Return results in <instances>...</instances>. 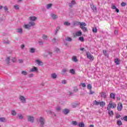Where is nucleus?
I'll return each instance as SVG.
<instances>
[{
	"label": "nucleus",
	"instance_id": "obj_10",
	"mask_svg": "<svg viewBox=\"0 0 127 127\" xmlns=\"http://www.w3.org/2000/svg\"><path fill=\"white\" fill-rule=\"evenodd\" d=\"M80 28L82 30V31H83V32H88V28H87L86 26L81 27Z\"/></svg>",
	"mask_w": 127,
	"mask_h": 127
},
{
	"label": "nucleus",
	"instance_id": "obj_22",
	"mask_svg": "<svg viewBox=\"0 0 127 127\" xmlns=\"http://www.w3.org/2000/svg\"><path fill=\"white\" fill-rule=\"evenodd\" d=\"M30 53H34L35 52V49L34 48H31L30 49Z\"/></svg>",
	"mask_w": 127,
	"mask_h": 127
},
{
	"label": "nucleus",
	"instance_id": "obj_3",
	"mask_svg": "<svg viewBox=\"0 0 127 127\" xmlns=\"http://www.w3.org/2000/svg\"><path fill=\"white\" fill-rule=\"evenodd\" d=\"M86 57L87 59H89V60H91V61H94V56L91 55L89 52H86Z\"/></svg>",
	"mask_w": 127,
	"mask_h": 127
},
{
	"label": "nucleus",
	"instance_id": "obj_62",
	"mask_svg": "<svg viewBox=\"0 0 127 127\" xmlns=\"http://www.w3.org/2000/svg\"><path fill=\"white\" fill-rule=\"evenodd\" d=\"M12 61H13V62H15V61H16V59L15 58H14L12 60Z\"/></svg>",
	"mask_w": 127,
	"mask_h": 127
},
{
	"label": "nucleus",
	"instance_id": "obj_53",
	"mask_svg": "<svg viewBox=\"0 0 127 127\" xmlns=\"http://www.w3.org/2000/svg\"><path fill=\"white\" fill-rule=\"evenodd\" d=\"M116 8H117V6H116V5H113V6H112V9H116Z\"/></svg>",
	"mask_w": 127,
	"mask_h": 127
},
{
	"label": "nucleus",
	"instance_id": "obj_41",
	"mask_svg": "<svg viewBox=\"0 0 127 127\" xmlns=\"http://www.w3.org/2000/svg\"><path fill=\"white\" fill-rule=\"evenodd\" d=\"M21 74H22V75H24L25 76L27 75V72H26V71H22L21 72Z\"/></svg>",
	"mask_w": 127,
	"mask_h": 127
},
{
	"label": "nucleus",
	"instance_id": "obj_46",
	"mask_svg": "<svg viewBox=\"0 0 127 127\" xmlns=\"http://www.w3.org/2000/svg\"><path fill=\"white\" fill-rule=\"evenodd\" d=\"M60 29V27H58L56 29V34L58 32L59 30Z\"/></svg>",
	"mask_w": 127,
	"mask_h": 127
},
{
	"label": "nucleus",
	"instance_id": "obj_50",
	"mask_svg": "<svg viewBox=\"0 0 127 127\" xmlns=\"http://www.w3.org/2000/svg\"><path fill=\"white\" fill-rule=\"evenodd\" d=\"M123 120L125 121V122H127V116H126L124 117Z\"/></svg>",
	"mask_w": 127,
	"mask_h": 127
},
{
	"label": "nucleus",
	"instance_id": "obj_44",
	"mask_svg": "<svg viewBox=\"0 0 127 127\" xmlns=\"http://www.w3.org/2000/svg\"><path fill=\"white\" fill-rule=\"evenodd\" d=\"M0 122H5V118H0Z\"/></svg>",
	"mask_w": 127,
	"mask_h": 127
},
{
	"label": "nucleus",
	"instance_id": "obj_59",
	"mask_svg": "<svg viewBox=\"0 0 127 127\" xmlns=\"http://www.w3.org/2000/svg\"><path fill=\"white\" fill-rule=\"evenodd\" d=\"M19 63H22L23 62V60H19Z\"/></svg>",
	"mask_w": 127,
	"mask_h": 127
},
{
	"label": "nucleus",
	"instance_id": "obj_20",
	"mask_svg": "<svg viewBox=\"0 0 127 127\" xmlns=\"http://www.w3.org/2000/svg\"><path fill=\"white\" fill-rule=\"evenodd\" d=\"M80 24V22L74 21L73 23V26H77V25H79Z\"/></svg>",
	"mask_w": 127,
	"mask_h": 127
},
{
	"label": "nucleus",
	"instance_id": "obj_60",
	"mask_svg": "<svg viewBox=\"0 0 127 127\" xmlns=\"http://www.w3.org/2000/svg\"><path fill=\"white\" fill-rule=\"evenodd\" d=\"M103 54H105V55H106V54L107 53V51L104 50V51H103Z\"/></svg>",
	"mask_w": 127,
	"mask_h": 127
},
{
	"label": "nucleus",
	"instance_id": "obj_56",
	"mask_svg": "<svg viewBox=\"0 0 127 127\" xmlns=\"http://www.w3.org/2000/svg\"><path fill=\"white\" fill-rule=\"evenodd\" d=\"M78 91V88L77 87H75L74 89V92H77Z\"/></svg>",
	"mask_w": 127,
	"mask_h": 127
},
{
	"label": "nucleus",
	"instance_id": "obj_9",
	"mask_svg": "<svg viewBox=\"0 0 127 127\" xmlns=\"http://www.w3.org/2000/svg\"><path fill=\"white\" fill-rule=\"evenodd\" d=\"M85 26H87V24L84 22H80V28L81 27H84Z\"/></svg>",
	"mask_w": 127,
	"mask_h": 127
},
{
	"label": "nucleus",
	"instance_id": "obj_47",
	"mask_svg": "<svg viewBox=\"0 0 127 127\" xmlns=\"http://www.w3.org/2000/svg\"><path fill=\"white\" fill-rule=\"evenodd\" d=\"M62 84H66L67 83V81L65 79H64L62 81Z\"/></svg>",
	"mask_w": 127,
	"mask_h": 127
},
{
	"label": "nucleus",
	"instance_id": "obj_34",
	"mask_svg": "<svg viewBox=\"0 0 127 127\" xmlns=\"http://www.w3.org/2000/svg\"><path fill=\"white\" fill-rule=\"evenodd\" d=\"M18 118L20 120H22V119H23V116H22V115L21 114H19V115H18Z\"/></svg>",
	"mask_w": 127,
	"mask_h": 127
},
{
	"label": "nucleus",
	"instance_id": "obj_24",
	"mask_svg": "<svg viewBox=\"0 0 127 127\" xmlns=\"http://www.w3.org/2000/svg\"><path fill=\"white\" fill-rule=\"evenodd\" d=\"M51 76H52V78H53V79H56L57 78V75L55 73H53L51 75Z\"/></svg>",
	"mask_w": 127,
	"mask_h": 127
},
{
	"label": "nucleus",
	"instance_id": "obj_61",
	"mask_svg": "<svg viewBox=\"0 0 127 127\" xmlns=\"http://www.w3.org/2000/svg\"><path fill=\"white\" fill-rule=\"evenodd\" d=\"M115 35H117V34H118V31H117V30H115Z\"/></svg>",
	"mask_w": 127,
	"mask_h": 127
},
{
	"label": "nucleus",
	"instance_id": "obj_16",
	"mask_svg": "<svg viewBox=\"0 0 127 127\" xmlns=\"http://www.w3.org/2000/svg\"><path fill=\"white\" fill-rule=\"evenodd\" d=\"M72 60L73 62H78V59H77V57L76 56L72 57Z\"/></svg>",
	"mask_w": 127,
	"mask_h": 127
},
{
	"label": "nucleus",
	"instance_id": "obj_58",
	"mask_svg": "<svg viewBox=\"0 0 127 127\" xmlns=\"http://www.w3.org/2000/svg\"><path fill=\"white\" fill-rule=\"evenodd\" d=\"M4 10H5V11H6V10H7V9H8V8H7V7L4 6Z\"/></svg>",
	"mask_w": 127,
	"mask_h": 127
},
{
	"label": "nucleus",
	"instance_id": "obj_38",
	"mask_svg": "<svg viewBox=\"0 0 127 127\" xmlns=\"http://www.w3.org/2000/svg\"><path fill=\"white\" fill-rule=\"evenodd\" d=\"M71 124L73 125V126H77V122L76 121H72Z\"/></svg>",
	"mask_w": 127,
	"mask_h": 127
},
{
	"label": "nucleus",
	"instance_id": "obj_52",
	"mask_svg": "<svg viewBox=\"0 0 127 127\" xmlns=\"http://www.w3.org/2000/svg\"><path fill=\"white\" fill-rule=\"evenodd\" d=\"M90 92H89V95H93V94H94V91H92V90H89Z\"/></svg>",
	"mask_w": 127,
	"mask_h": 127
},
{
	"label": "nucleus",
	"instance_id": "obj_11",
	"mask_svg": "<svg viewBox=\"0 0 127 127\" xmlns=\"http://www.w3.org/2000/svg\"><path fill=\"white\" fill-rule=\"evenodd\" d=\"M100 95H101V98H104V99L107 98V94L105 92L100 93Z\"/></svg>",
	"mask_w": 127,
	"mask_h": 127
},
{
	"label": "nucleus",
	"instance_id": "obj_33",
	"mask_svg": "<svg viewBox=\"0 0 127 127\" xmlns=\"http://www.w3.org/2000/svg\"><path fill=\"white\" fill-rule=\"evenodd\" d=\"M87 89H88V90H92V85H91L90 84H88Z\"/></svg>",
	"mask_w": 127,
	"mask_h": 127
},
{
	"label": "nucleus",
	"instance_id": "obj_14",
	"mask_svg": "<svg viewBox=\"0 0 127 127\" xmlns=\"http://www.w3.org/2000/svg\"><path fill=\"white\" fill-rule=\"evenodd\" d=\"M19 99L20 100V101H21L22 103H24V102H25V98L24 97V96H20Z\"/></svg>",
	"mask_w": 127,
	"mask_h": 127
},
{
	"label": "nucleus",
	"instance_id": "obj_18",
	"mask_svg": "<svg viewBox=\"0 0 127 127\" xmlns=\"http://www.w3.org/2000/svg\"><path fill=\"white\" fill-rule=\"evenodd\" d=\"M37 71V67L34 66L31 69L30 72H35Z\"/></svg>",
	"mask_w": 127,
	"mask_h": 127
},
{
	"label": "nucleus",
	"instance_id": "obj_29",
	"mask_svg": "<svg viewBox=\"0 0 127 127\" xmlns=\"http://www.w3.org/2000/svg\"><path fill=\"white\" fill-rule=\"evenodd\" d=\"M99 105L101 107H103V106L106 105V103L104 102V101H102L101 102H99Z\"/></svg>",
	"mask_w": 127,
	"mask_h": 127
},
{
	"label": "nucleus",
	"instance_id": "obj_25",
	"mask_svg": "<svg viewBox=\"0 0 127 127\" xmlns=\"http://www.w3.org/2000/svg\"><path fill=\"white\" fill-rule=\"evenodd\" d=\"M65 41H68V42L72 41V38H71L69 37H66Z\"/></svg>",
	"mask_w": 127,
	"mask_h": 127
},
{
	"label": "nucleus",
	"instance_id": "obj_12",
	"mask_svg": "<svg viewBox=\"0 0 127 127\" xmlns=\"http://www.w3.org/2000/svg\"><path fill=\"white\" fill-rule=\"evenodd\" d=\"M74 4H76V1H75V0H72L69 4V7H72Z\"/></svg>",
	"mask_w": 127,
	"mask_h": 127
},
{
	"label": "nucleus",
	"instance_id": "obj_15",
	"mask_svg": "<svg viewBox=\"0 0 127 127\" xmlns=\"http://www.w3.org/2000/svg\"><path fill=\"white\" fill-rule=\"evenodd\" d=\"M108 115L110 117H113L114 116V112L113 111L108 110Z\"/></svg>",
	"mask_w": 127,
	"mask_h": 127
},
{
	"label": "nucleus",
	"instance_id": "obj_43",
	"mask_svg": "<svg viewBox=\"0 0 127 127\" xmlns=\"http://www.w3.org/2000/svg\"><path fill=\"white\" fill-rule=\"evenodd\" d=\"M43 39L46 40L47 39V36L45 35H43Z\"/></svg>",
	"mask_w": 127,
	"mask_h": 127
},
{
	"label": "nucleus",
	"instance_id": "obj_8",
	"mask_svg": "<svg viewBox=\"0 0 127 127\" xmlns=\"http://www.w3.org/2000/svg\"><path fill=\"white\" fill-rule=\"evenodd\" d=\"M29 19L31 21H35L37 19V17L36 16H30L29 17Z\"/></svg>",
	"mask_w": 127,
	"mask_h": 127
},
{
	"label": "nucleus",
	"instance_id": "obj_23",
	"mask_svg": "<svg viewBox=\"0 0 127 127\" xmlns=\"http://www.w3.org/2000/svg\"><path fill=\"white\" fill-rule=\"evenodd\" d=\"M110 96L111 99H115L116 98V95L114 93H111Z\"/></svg>",
	"mask_w": 127,
	"mask_h": 127
},
{
	"label": "nucleus",
	"instance_id": "obj_35",
	"mask_svg": "<svg viewBox=\"0 0 127 127\" xmlns=\"http://www.w3.org/2000/svg\"><path fill=\"white\" fill-rule=\"evenodd\" d=\"M51 6H52V4H51V3L48 4L47 5V9H49V8H50V7H51Z\"/></svg>",
	"mask_w": 127,
	"mask_h": 127
},
{
	"label": "nucleus",
	"instance_id": "obj_39",
	"mask_svg": "<svg viewBox=\"0 0 127 127\" xmlns=\"http://www.w3.org/2000/svg\"><path fill=\"white\" fill-rule=\"evenodd\" d=\"M11 115H12V116H15V115H16V112H15V110H12Z\"/></svg>",
	"mask_w": 127,
	"mask_h": 127
},
{
	"label": "nucleus",
	"instance_id": "obj_48",
	"mask_svg": "<svg viewBox=\"0 0 127 127\" xmlns=\"http://www.w3.org/2000/svg\"><path fill=\"white\" fill-rule=\"evenodd\" d=\"M121 117V115L119 114H116V119H119Z\"/></svg>",
	"mask_w": 127,
	"mask_h": 127
},
{
	"label": "nucleus",
	"instance_id": "obj_2",
	"mask_svg": "<svg viewBox=\"0 0 127 127\" xmlns=\"http://www.w3.org/2000/svg\"><path fill=\"white\" fill-rule=\"evenodd\" d=\"M29 24H25L24 25V28H26V29H30V27L34 26V25H35V23L34 22H30Z\"/></svg>",
	"mask_w": 127,
	"mask_h": 127
},
{
	"label": "nucleus",
	"instance_id": "obj_32",
	"mask_svg": "<svg viewBox=\"0 0 127 127\" xmlns=\"http://www.w3.org/2000/svg\"><path fill=\"white\" fill-rule=\"evenodd\" d=\"M17 32H18V33H22V29L21 28L17 29Z\"/></svg>",
	"mask_w": 127,
	"mask_h": 127
},
{
	"label": "nucleus",
	"instance_id": "obj_51",
	"mask_svg": "<svg viewBox=\"0 0 127 127\" xmlns=\"http://www.w3.org/2000/svg\"><path fill=\"white\" fill-rule=\"evenodd\" d=\"M80 85H81L82 87H83V88H85V87H86V84L85 83H80Z\"/></svg>",
	"mask_w": 127,
	"mask_h": 127
},
{
	"label": "nucleus",
	"instance_id": "obj_36",
	"mask_svg": "<svg viewBox=\"0 0 127 127\" xmlns=\"http://www.w3.org/2000/svg\"><path fill=\"white\" fill-rule=\"evenodd\" d=\"M80 127H86L84 123L81 122L80 123Z\"/></svg>",
	"mask_w": 127,
	"mask_h": 127
},
{
	"label": "nucleus",
	"instance_id": "obj_6",
	"mask_svg": "<svg viewBox=\"0 0 127 127\" xmlns=\"http://www.w3.org/2000/svg\"><path fill=\"white\" fill-rule=\"evenodd\" d=\"M27 119H28V122H30V123H33L34 121V118L32 116H27Z\"/></svg>",
	"mask_w": 127,
	"mask_h": 127
},
{
	"label": "nucleus",
	"instance_id": "obj_17",
	"mask_svg": "<svg viewBox=\"0 0 127 127\" xmlns=\"http://www.w3.org/2000/svg\"><path fill=\"white\" fill-rule=\"evenodd\" d=\"M63 112L64 115H67L69 113V110L65 109L63 111Z\"/></svg>",
	"mask_w": 127,
	"mask_h": 127
},
{
	"label": "nucleus",
	"instance_id": "obj_40",
	"mask_svg": "<svg viewBox=\"0 0 127 127\" xmlns=\"http://www.w3.org/2000/svg\"><path fill=\"white\" fill-rule=\"evenodd\" d=\"M70 23L68 22H64V25H67V26H69V25H70Z\"/></svg>",
	"mask_w": 127,
	"mask_h": 127
},
{
	"label": "nucleus",
	"instance_id": "obj_19",
	"mask_svg": "<svg viewBox=\"0 0 127 127\" xmlns=\"http://www.w3.org/2000/svg\"><path fill=\"white\" fill-rule=\"evenodd\" d=\"M92 31L94 33H97V32H98V29L97 28V27L93 28Z\"/></svg>",
	"mask_w": 127,
	"mask_h": 127
},
{
	"label": "nucleus",
	"instance_id": "obj_42",
	"mask_svg": "<svg viewBox=\"0 0 127 127\" xmlns=\"http://www.w3.org/2000/svg\"><path fill=\"white\" fill-rule=\"evenodd\" d=\"M80 41H81L82 42H84L85 41V40L84 39V37L80 36Z\"/></svg>",
	"mask_w": 127,
	"mask_h": 127
},
{
	"label": "nucleus",
	"instance_id": "obj_49",
	"mask_svg": "<svg viewBox=\"0 0 127 127\" xmlns=\"http://www.w3.org/2000/svg\"><path fill=\"white\" fill-rule=\"evenodd\" d=\"M66 72H67V69H66V68H64V69H63L62 72H63V73H66Z\"/></svg>",
	"mask_w": 127,
	"mask_h": 127
},
{
	"label": "nucleus",
	"instance_id": "obj_21",
	"mask_svg": "<svg viewBox=\"0 0 127 127\" xmlns=\"http://www.w3.org/2000/svg\"><path fill=\"white\" fill-rule=\"evenodd\" d=\"M36 62L38 64V65H42L43 64V63H42V62L38 60H36Z\"/></svg>",
	"mask_w": 127,
	"mask_h": 127
},
{
	"label": "nucleus",
	"instance_id": "obj_28",
	"mask_svg": "<svg viewBox=\"0 0 127 127\" xmlns=\"http://www.w3.org/2000/svg\"><path fill=\"white\" fill-rule=\"evenodd\" d=\"M51 16L53 19H56L57 18V16L54 14H52Z\"/></svg>",
	"mask_w": 127,
	"mask_h": 127
},
{
	"label": "nucleus",
	"instance_id": "obj_55",
	"mask_svg": "<svg viewBox=\"0 0 127 127\" xmlns=\"http://www.w3.org/2000/svg\"><path fill=\"white\" fill-rule=\"evenodd\" d=\"M9 59H10L9 57L7 58L6 61H7L8 64V63H9Z\"/></svg>",
	"mask_w": 127,
	"mask_h": 127
},
{
	"label": "nucleus",
	"instance_id": "obj_64",
	"mask_svg": "<svg viewBox=\"0 0 127 127\" xmlns=\"http://www.w3.org/2000/svg\"><path fill=\"white\" fill-rule=\"evenodd\" d=\"M60 110V107H57V108H56V110L57 111H59Z\"/></svg>",
	"mask_w": 127,
	"mask_h": 127
},
{
	"label": "nucleus",
	"instance_id": "obj_31",
	"mask_svg": "<svg viewBox=\"0 0 127 127\" xmlns=\"http://www.w3.org/2000/svg\"><path fill=\"white\" fill-rule=\"evenodd\" d=\"M93 105H95V106H98V105H100V102L97 101H95L93 102Z\"/></svg>",
	"mask_w": 127,
	"mask_h": 127
},
{
	"label": "nucleus",
	"instance_id": "obj_37",
	"mask_svg": "<svg viewBox=\"0 0 127 127\" xmlns=\"http://www.w3.org/2000/svg\"><path fill=\"white\" fill-rule=\"evenodd\" d=\"M80 51H82V52H86L87 51L86 49L84 48H80Z\"/></svg>",
	"mask_w": 127,
	"mask_h": 127
},
{
	"label": "nucleus",
	"instance_id": "obj_1",
	"mask_svg": "<svg viewBox=\"0 0 127 127\" xmlns=\"http://www.w3.org/2000/svg\"><path fill=\"white\" fill-rule=\"evenodd\" d=\"M117 107V104L113 103V102L110 101L107 106V110L110 111L111 109H115Z\"/></svg>",
	"mask_w": 127,
	"mask_h": 127
},
{
	"label": "nucleus",
	"instance_id": "obj_7",
	"mask_svg": "<svg viewBox=\"0 0 127 127\" xmlns=\"http://www.w3.org/2000/svg\"><path fill=\"white\" fill-rule=\"evenodd\" d=\"M90 7L91 9H92V10L94 12H96V11H97V7L95 6L94 4H90Z\"/></svg>",
	"mask_w": 127,
	"mask_h": 127
},
{
	"label": "nucleus",
	"instance_id": "obj_30",
	"mask_svg": "<svg viewBox=\"0 0 127 127\" xmlns=\"http://www.w3.org/2000/svg\"><path fill=\"white\" fill-rule=\"evenodd\" d=\"M117 125L118 126H122L123 125V123L121 120H119L117 121Z\"/></svg>",
	"mask_w": 127,
	"mask_h": 127
},
{
	"label": "nucleus",
	"instance_id": "obj_63",
	"mask_svg": "<svg viewBox=\"0 0 127 127\" xmlns=\"http://www.w3.org/2000/svg\"><path fill=\"white\" fill-rule=\"evenodd\" d=\"M52 41L53 42H55L56 41V38H54L53 40H52Z\"/></svg>",
	"mask_w": 127,
	"mask_h": 127
},
{
	"label": "nucleus",
	"instance_id": "obj_4",
	"mask_svg": "<svg viewBox=\"0 0 127 127\" xmlns=\"http://www.w3.org/2000/svg\"><path fill=\"white\" fill-rule=\"evenodd\" d=\"M117 110L119 112H121L122 110H123V104L119 103L118 104Z\"/></svg>",
	"mask_w": 127,
	"mask_h": 127
},
{
	"label": "nucleus",
	"instance_id": "obj_27",
	"mask_svg": "<svg viewBox=\"0 0 127 127\" xmlns=\"http://www.w3.org/2000/svg\"><path fill=\"white\" fill-rule=\"evenodd\" d=\"M69 72L72 75H74L75 74V70H74L73 69H70Z\"/></svg>",
	"mask_w": 127,
	"mask_h": 127
},
{
	"label": "nucleus",
	"instance_id": "obj_13",
	"mask_svg": "<svg viewBox=\"0 0 127 127\" xmlns=\"http://www.w3.org/2000/svg\"><path fill=\"white\" fill-rule=\"evenodd\" d=\"M77 36H80V31H78L75 34H73V38H76Z\"/></svg>",
	"mask_w": 127,
	"mask_h": 127
},
{
	"label": "nucleus",
	"instance_id": "obj_57",
	"mask_svg": "<svg viewBox=\"0 0 127 127\" xmlns=\"http://www.w3.org/2000/svg\"><path fill=\"white\" fill-rule=\"evenodd\" d=\"M115 10L117 13L120 12V10H119V9H118L117 8L115 9Z\"/></svg>",
	"mask_w": 127,
	"mask_h": 127
},
{
	"label": "nucleus",
	"instance_id": "obj_5",
	"mask_svg": "<svg viewBox=\"0 0 127 127\" xmlns=\"http://www.w3.org/2000/svg\"><path fill=\"white\" fill-rule=\"evenodd\" d=\"M39 122L41 124V127H43V125H44V123H45V120H44V119H43L42 117H40Z\"/></svg>",
	"mask_w": 127,
	"mask_h": 127
},
{
	"label": "nucleus",
	"instance_id": "obj_26",
	"mask_svg": "<svg viewBox=\"0 0 127 127\" xmlns=\"http://www.w3.org/2000/svg\"><path fill=\"white\" fill-rule=\"evenodd\" d=\"M115 63H116V65H119L120 64V61H119V59H116L115 60Z\"/></svg>",
	"mask_w": 127,
	"mask_h": 127
},
{
	"label": "nucleus",
	"instance_id": "obj_45",
	"mask_svg": "<svg viewBox=\"0 0 127 127\" xmlns=\"http://www.w3.org/2000/svg\"><path fill=\"white\" fill-rule=\"evenodd\" d=\"M127 5V3L123 2L121 3V6H126Z\"/></svg>",
	"mask_w": 127,
	"mask_h": 127
},
{
	"label": "nucleus",
	"instance_id": "obj_54",
	"mask_svg": "<svg viewBox=\"0 0 127 127\" xmlns=\"http://www.w3.org/2000/svg\"><path fill=\"white\" fill-rule=\"evenodd\" d=\"M14 7L15 8V9H18L19 8L18 7V5H14Z\"/></svg>",
	"mask_w": 127,
	"mask_h": 127
}]
</instances>
